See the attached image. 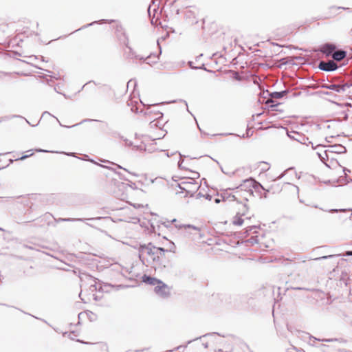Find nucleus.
Instances as JSON below:
<instances>
[{
  "mask_svg": "<svg viewBox=\"0 0 352 352\" xmlns=\"http://www.w3.org/2000/svg\"><path fill=\"white\" fill-rule=\"evenodd\" d=\"M152 267L155 270L166 271L172 267L170 260L166 258L165 252H158V254L153 257Z\"/></svg>",
  "mask_w": 352,
  "mask_h": 352,
  "instance_id": "f257e3e1",
  "label": "nucleus"
},
{
  "mask_svg": "<svg viewBox=\"0 0 352 352\" xmlns=\"http://www.w3.org/2000/svg\"><path fill=\"white\" fill-rule=\"evenodd\" d=\"M139 258L144 263V254H147L151 256V258L155 257L158 252H165L164 248H157L151 243H148L147 245H140L139 247Z\"/></svg>",
  "mask_w": 352,
  "mask_h": 352,
  "instance_id": "f03ea898",
  "label": "nucleus"
},
{
  "mask_svg": "<svg viewBox=\"0 0 352 352\" xmlns=\"http://www.w3.org/2000/svg\"><path fill=\"white\" fill-rule=\"evenodd\" d=\"M287 135L290 139L294 140L302 144H305L307 146L311 145V148L314 150L317 149L320 147H325L324 145L321 144L314 146V144L311 141L309 140V138H307L305 135L300 133L298 132H296V131H292L290 133L287 132Z\"/></svg>",
  "mask_w": 352,
  "mask_h": 352,
  "instance_id": "7ed1b4c3",
  "label": "nucleus"
},
{
  "mask_svg": "<svg viewBox=\"0 0 352 352\" xmlns=\"http://www.w3.org/2000/svg\"><path fill=\"white\" fill-rule=\"evenodd\" d=\"M90 280L94 282V283H91L89 287V289L91 292H95L97 290L99 292H108L107 287H114L118 290L120 288L127 287L123 285H112L111 284H104L102 286L103 283L99 280L96 281L97 279L93 276H90Z\"/></svg>",
  "mask_w": 352,
  "mask_h": 352,
  "instance_id": "20e7f679",
  "label": "nucleus"
},
{
  "mask_svg": "<svg viewBox=\"0 0 352 352\" xmlns=\"http://www.w3.org/2000/svg\"><path fill=\"white\" fill-rule=\"evenodd\" d=\"M185 179V181L182 182V184L185 186L183 188L186 192L184 197H194L196 191L200 188V185L196 182L195 178L188 177Z\"/></svg>",
  "mask_w": 352,
  "mask_h": 352,
  "instance_id": "39448f33",
  "label": "nucleus"
},
{
  "mask_svg": "<svg viewBox=\"0 0 352 352\" xmlns=\"http://www.w3.org/2000/svg\"><path fill=\"white\" fill-rule=\"evenodd\" d=\"M328 153L342 154L346 153V148L342 144H336L328 146V149L324 151V155L328 157Z\"/></svg>",
  "mask_w": 352,
  "mask_h": 352,
  "instance_id": "423d86ee",
  "label": "nucleus"
},
{
  "mask_svg": "<svg viewBox=\"0 0 352 352\" xmlns=\"http://www.w3.org/2000/svg\"><path fill=\"white\" fill-rule=\"evenodd\" d=\"M338 67V65L333 60H328L327 62L321 60L318 64V68L325 72H333Z\"/></svg>",
  "mask_w": 352,
  "mask_h": 352,
  "instance_id": "0eeeda50",
  "label": "nucleus"
},
{
  "mask_svg": "<svg viewBox=\"0 0 352 352\" xmlns=\"http://www.w3.org/2000/svg\"><path fill=\"white\" fill-rule=\"evenodd\" d=\"M248 208L247 205L243 204L241 212H237L235 217L233 218L232 223L234 225L241 226L243 223L244 219L242 218V217L245 214V212L248 211Z\"/></svg>",
  "mask_w": 352,
  "mask_h": 352,
  "instance_id": "6e6552de",
  "label": "nucleus"
},
{
  "mask_svg": "<svg viewBox=\"0 0 352 352\" xmlns=\"http://www.w3.org/2000/svg\"><path fill=\"white\" fill-rule=\"evenodd\" d=\"M155 292L158 296L163 298L167 297L170 294L168 287L163 282L155 287Z\"/></svg>",
  "mask_w": 352,
  "mask_h": 352,
  "instance_id": "1a4fd4ad",
  "label": "nucleus"
},
{
  "mask_svg": "<svg viewBox=\"0 0 352 352\" xmlns=\"http://www.w3.org/2000/svg\"><path fill=\"white\" fill-rule=\"evenodd\" d=\"M336 46L334 44L327 43L321 46L320 51L326 56H332Z\"/></svg>",
  "mask_w": 352,
  "mask_h": 352,
  "instance_id": "9d476101",
  "label": "nucleus"
},
{
  "mask_svg": "<svg viewBox=\"0 0 352 352\" xmlns=\"http://www.w3.org/2000/svg\"><path fill=\"white\" fill-rule=\"evenodd\" d=\"M159 9V6L155 5L153 2L152 5H150L148 8V14L149 17L151 18V22L153 25H157V22L158 21V18L154 21V19L155 17V14H157Z\"/></svg>",
  "mask_w": 352,
  "mask_h": 352,
  "instance_id": "9b49d317",
  "label": "nucleus"
},
{
  "mask_svg": "<svg viewBox=\"0 0 352 352\" xmlns=\"http://www.w3.org/2000/svg\"><path fill=\"white\" fill-rule=\"evenodd\" d=\"M248 184L252 185V189L255 190L256 193L261 196V194H262L263 190H265V188L262 186L261 183L256 181L254 179L250 177V179L247 182Z\"/></svg>",
  "mask_w": 352,
  "mask_h": 352,
  "instance_id": "f8f14e48",
  "label": "nucleus"
},
{
  "mask_svg": "<svg viewBox=\"0 0 352 352\" xmlns=\"http://www.w3.org/2000/svg\"><path fill=\"white\" fill-rule=\"evenodd\" d=\"M124 36V41L123 45L128 49V52H125V56L127 58H135V56L137 54H135V51L129 46V38L126 34H123Z\"/></svg>",
  "mask_w": 352,
  "mask_h": 352,
  "instance_id": "ddd939ff",
  "label": "nucleus"
},
{
  "mask_svg": "<svg viewBox=\"0 0 352 352\" xmlns=\"http://www.w3.org/2000/svg\"><path fill=\"white\" fill-rule=\"evenodd\" d=\"M250 178L245 179L243 182V184H240L237 188L240 189L241 190H244L248 195L253 196V190L252 189V185H249L247 183L248 181H249Z\"/></svg>",
  "mask_w": 352,
  "mask_h": 352,
  "instance_id": "4468645a",
  "label": "nucleus"
},
{
  "mask_svg": "<svg viewBox=\"0 0 352 352\" xmlns=\"http://www.w3.org/2000/svg\"><path fill=\"white\" fill-rule=\"evenodd\" d=\"M142 280L144 283L149 284L151 285L156 286L158 284L162 283V281L157 279L156 278L151 277L150 276L144 275L142 276Z\"/></svg>",
  "mask_w": 352,
  "mask_h": 352,
  "instance_id": "2eb2a0df",
  "label": "nucleus"
},
{
  "mask_svg": "<svg viewBox=\"0 0 352 352\" xmlns=\"http://www.w3.org/2000/svg\"><path fill=\"white\" fill-rule=\"evenodd\" d=\"M114 21H115L113 19H111V20L101 19V20H98V21H93V22H91L90 23H87L86 25H84L81 28H80L78 30H76V32L81 30H83V29L87 28L88 27L92 26L94 24L112 23ZM74 32H75V31Z\"/></svg>",
  "mask_w": 352,
  "mask_h": 352,
  "instance_id": "dca6fc26",
  "label": "nucleus"
},
{
  "mask_svg": "<svg viewBox=\"0 0 352 352\" xmlns=\"http://www.w3.org/2000/svg\"><path fill=\"white\" fill-rule=\"evenodd\" d=\"M322 87L335 91L338 93L344 92L343 87H341V85L338 84H324L322 85Z\"/></svg>",
  "mask_w": 352,
  "mask_h": 352,
  "instance_id": "f3484780",
  "label": "nucleus"
},
{
  "mask_svg": "<svg viewBox=\"0 0 352 352\" xmlns=\"http://www.w3.org/2000/svg\"><path fill=\"white\" fill-rule=\"evenodd\" d=\"M102 217L97 218H89V219H82V218H59L58 219H56V222H62V221H84L85 220L93 221L95 219H100Z\"/></svg>",
  "mask_w": 352,
  "mask_h": 352,
  "instance_id": "a211bd4d",
  "label": "nucleus"
},
{
  "mask_svg": "<svg viewBox=\"0 0 352 352\" xmlns=\"http://www.w3.org/2000/svg\"><path fill=\"white\" fill-rule=\"evenodd\" d=\"M346 56V52L343 50L334 51L332 58L336 61H341Z\"/></svg>",
  "mask_w": 352,
  "mask_h": 352,
  "instance_id": "6ab92c4d",
  "label": "nucleus"
},
{
  "mask_svg": "<svg viewBox=\"0 0 352 352\" xmlns=\"http://www.w3.org/2000/svg\"><path fill=\"white\" fill-rule=\"evenodd\" d=\"M289 93L288 90H283L281 91H274L269 94L271 98L280 99L285 96Z\"/></svg>",
  "mask_w": 352,
  "mask_h": 352,
  "instance_id": "aec40b11",
  "label": "nucleus"
},
{
  "mask_svg": "<svg viewBox=\"0 0 352 352\" xmlns=\"http://www.w3.org/2000/svg\"><path fill=\"white\" fill-rule=\"evenodd\" d=\"M329 9L331 13H336V11H338L339 10H348L349 12H352V10H351L350 8H345V7H341V6H333L329 7Z\"/></svg>",
  "mask_w": 352,
  "mask_h": 352,
  "instance_id": "412c9836",
  "label": "nucleus"
},
{
  "mask_svg": "<svg viewBox=\"0 0 352 352\" xmlns=\"http://www.w3.org/2000/svg\"><path fill=\"white\" fill-rule=\"evenodd\" d=\"M343 172L344 173V177H340L339 178V180L340 182H342V181L344 180V183L346 184V183H349V182H351L352 181V179H350L349 180H347V173H351V170L346 168H343Z\"/></svg>",
  "mask_w": 352,
  "mask_h": 352,
  "instance_id": "4be33fe9",
  "label": "nucleus"
},
{
  "mask_svg": "<svg viewBox=\"0 0 352 352\" xmlns=\"http://www.w3.org/2000/svg\"><path fill=\"white\" fill-rule=\"evenodd\" d=\"M176 247L175 245V243L170 241H168V247L166 249L164 248L165 252H173L175 253Z\"/></svg>",
  "mask_w": 352,
  "mask_h": 352,
  "instance_id": "5701e85b",
  "label": "nucleus"
},
{
  "mask_svg": "<svg viewBox=\"0 0 352 352\" xmlns=\"http://www.w3.org/2000/svg\"><path fill=\"white\" fill-rule=\"evenodd\" d=\"M135 58L139 59L140 60L145 61L146 64L151 65V63L148 61L149 59L152 58V54L147 56L146 57L140 56V55H136L135 56Z\"/></svg>",
  "mask_w": 352,
  "mask_h": 352,
  "instance_id": "b1692460",
  "label": "nucleus"
},
{
  "mask_svg": "<svg viewBox=\"0 0 352 352\" xmlns=\"http://www.w3.org/2000/svg\"><path fill=\"white\" fill-rule=\"evenodd\" d=\"M179 228H184V229H192V230H197V231L199 230V228H197L195 226H192V225H190V224L181 225L179 226Z\"/></svg>",
  "mask_w": 352,
  "mask_h": 352,
  "instance_id": "393cba45",
  "label": "nucleus"
},
{
  "mask_svg": "<svg viewBox=\"0 0 352 352\" xmlns=\"http://www.w3.org/2000/svg\"><path fill=\"white\" fill-rule=\"evenodd\" d=\"M27 152L30 153V155H24L21 156V157L18 158L17 160H24L27 159L28 157L34 155L33 150H29Z\"/></svg>",
  "mask_w": 352,
  "mask_h": 352,
  "instance_id": "a878e982",
  "label": "nucleus"
},
{
  "mask_svg": "<svg viewBox=\"0 0 352 352\" xmlns=\"http://www.w3.org/2000/svg\"><path fill=\"white\" fill-rule=\"evenodd\" d=\"M257 228L258 227L256 226H251L247 227L246 229H245V234L247 235H248L250 232H252V230H256Z\"/></svg>",
  "mask_w": 352,
  "mask_h": 352,
  "instance_id": "bb28decb",
  "label": "nucleus"
},
{
  "mask_svg": "<svg viewBox=\"0 0 352 352\" xmlns=\"http://www.w3.org/2000/svg\"><path fill=\"white\" fill-rule=\"evenodd\" d=\"M131 187V185H129L128 184H126V183H124V182H121L118 186V187L119 188V189H122V190H126L128 187Z\"/></svg>",
  "mask_w": 352,
  "mask_h": 352,
  "instance_id": "cd10ccee",
  "label": "nucleus"
},
{
  "mask_svg": "<svg viewBox=\"0 0 352 352\" xmlns=\"http://www.w3.org/2000/svg\"><path fill=\"white\" fill-rule=\"evenodd\" d=\"M91 121H96V122H98V120H93V119H87H87H84V120H82L80 122H79V123H77V124H74V125L71 126L70 127H74V126H78V125H79V124H80L83 123V122H91Z\"/></svg>",
  "mask_w": 352,
  "mask_h": 352,
  "instance_id": "c85d7f7f",
  "label": "nucleus"
},
{
  "mask_svg": "<svg viewBox=\"0 0 352 352\" xmlns=\"http://www.w3.org/2000/svg\"><path fill=\"white\" fill-rule=\"evenodd\" d=\"M233 350V345L232 344H228L226 346V350L224 351L223 349H219V352H232Z\"/></svg>",
  "mask_w": 352,
  "mask_h": 352,
  "instance_id": "c756f323",
  "label": "nucleus"
},
{
  "mask_svg": "<svg viewBox=\"0 0 352 352\" xmlns=\"http://www.w3.org/2000/svg\"><path fill=\"white\" fill-rule=\"evenodd\" d=\"M100 346L102 351L109 352L108 345L106 343H101Z\"/></svg>",
  "mask_w": 352,
  "mask_h": 352,
  "instance_id": "7c9ffc66",
  "label": "nucleus"
},
{
  "mask_svg": "<svg viewBox=\"0 0 352 352\" xmlns=\"http://www.w3.org/2000/svg\"><path fill=\"white\" fill-rule=\"evenodd\" d=\"M123 34H125V32H122L120 34H118L117 36L118 38V40L120 41V43H122L123 44V41H124V36H123Z\"/></svg>",
  "mask_w": 352,
  "mask_h": 352,
  "instance_id": "2f4dec72",
  "label": "nucleus"
},
{
  "mask_svg": "<svg viewBox=\"0 0 352 352\" xmlns=\"http://www.w3.org/2000/svg\"><path fill=\"white\" fill-rule=\"evenodd\" d=\"M352 87V82H346L342 85H341V87H343L344 91L346 90V88H349Z\"/></svg>",
  "mask_w": 352,
  "mask_h": 352,
  "instance_id": "473e14b6",
  "label": "nucleus"
},
{
  "mask_svg": "<svg viewBox=\"0 0 352 352\" xmlns=\"http://www.w3.org/2000/svg\"><path fill=\"white\" fill-rule=\"evenodd\" d=\"M116 174H118L120 177V178L121 179H123V180H125V181H128L129 179L124 176L120 172H116Z\"/></svg>",
  "mask_w": 352,
  "mask_h": 352,
  "instance_id": "72a5a7b5",
  "label": "nucleus"
},
{
  "mask_svg": "<svg viewBox=\"0 0 352 352\" xmlns=\"http://www.w3.org/2000/svg\"><path fill=\"white\" fill-rule=\"evenodd\" d=\"M184 186H185L184 184H182V182L177 184V187L181 190V192H179V193H182L185 192L184 190H183Z\"/></svg>",
  "mask_w": 352,
  "mask_h": 352,
  "instance_id": "f704fd0d",
  "label": "nucleus"
},
{
  "mask_svg": "<svg viewBox=\"0 0 352 352\" xmlns=\"http://www.w3.org/2000/svg\"><path fill=\"white\" fill-rule=\"evenodd\" d=\"M179 155H180V158L182 157V155H181V153H179ZM182 162H183V160H182V159H180V160L178 162V167L180 168V169H183V168H185L184 166H182Z\"/></svg>",
  "mask_w": 352,
  "mask_h": 352,
  "instance_id": "c9c22d12",
  "label": "nucleus"
},
{
  "mask_svg": "<svg viewBox=\"0 0 352 352\" xmlns=\"http://www.w3.org/2000/svg\"><path fill=\"white\" fill-rule=\"evenodd\" d=\"M122 139L125 142L126 146H131L132 144V142L130 140H127L126 138H124L123 137H122Z\"/></svg>",
  "mask_w": 352,
  "mask_h": 352,
  "instance_id": "e433bc0d",
  "label": "nucleus"
},
{
  "mask_svg": "<svg viewBox=\"0 0 352 352\" xmlns=\"http://www.w3.org/2000/svg\"><path fill=\"white\" fill-rule=\"evenodd\" d=\"M264 193L263 194H261V196L260 197L261 198H267V193L269 192V190H264Z\"/></svg>",
  "mask_w": 352,
  "mask_h": 352,
  "instance_id": "4c0bfd02",
  "label": "nucleus"
},
{
  "mask_svg": "<svg viewBox=\"0 0 352 352\" xmlns=\"http://www.w3.org/2000/svg\"><path fill=\"white\" fill-rule=\"evenodd\" d=\"M287 171V170H286L285 171H284L283 173H282L279 176H278L276 179H274V180L276 181V180H278V179H280L281 178H283L285 175V173Z\"/></svg>",
  "mask_w": 352,
  "mask_h": 352,
  "instance_id": "58836bf2",
  "label": "nucleus"
},
{
  "mask_svg": "<svg viewBox=\"0 0 352 352\" xmlns=\"http://www.w3.org/2000/svg\"><path fill=\"white\" fill-rule=\"evenodd\" d=\"M333 256H334V255L324 256H322V257H320V258H316V260L327 259V258H331V257H333Z\"/></svg>",
  "mask_w": 352,
  "mask_h": 352,
  "instance_id": "ea45409f",
  "label": "nucleus"
},
{
  "mask_svg": "<svg viewBox=\"0 0 352 352\" xmlns=\"http://www.w3.org/2000/svg\"><path fill=\"white\" fill-rule=\"evenodd\" d=\"M214 335L221 336L219 333L213 332V333H206V334L204 335L203 337L210 336H214Z\"/></svg>",
  "mask_w": 352,
  "mask_h": 352,
  "instance_id": "a19ab883",
  "label": "nucleus"
},
{
  "mask_svg": "<svg viewBox=\"0 0 352 352\" xmlns=\"http://www.w3.org/2000/svg\"><path fill=\"white\" fill-rule=\"evenodd\" d=\"M188 65H189V66H190L192 69H200V68H201V67H194V66H193V65H192V61H189V62H188Z\"/></svg>",
  "mask_w": 352,
  "mask_h": 352,
  "instance_id": "79ce46f5",
  "label": "nucleus"
},
{
  "mask_svg": "<svg viewBox=\"0 0 352 352\" xmlns=\"http://www.w3.org/2000/svg\"><path fill=\"white\" fill-rule=\"evenodd\" d=\"M336 340H337V339H333V338L322 340V341L327 342H334Z\"/></svg>",
  "mask_w": 352,
  "mask_h": 352,
  "instance_id": "37998d69",
  "label": "nucleus"
},
{
  "mask_svg": "<svg viewBox=\"0 0 352 352\" xmlns=\"http://www.w3.org/2000/svg\"><path fill=\"white\" fill-rule=\"evenodd\" d=\"M206 199L209 200V201H211L212 200V196L209 195V194H206L204 195V197Z\"/></svg>",
  "mask_w": 352,
  "mask_h": 352,
  "instance_id": "c03bdc74",
  "label": "nucleus"
},
{
  "mask_svg": "<svg viewBox=\"0 0 352 352\" xmlns=\"http://www.w3.org/2000/svg\"><path fill=\"white\" fill-rule=\"evenodd\" d=\"M195 197H196V199H199L201 197H204V195H203L201 192H199L196 194Z\"/></svg>",
  "mask_w": 352,
  "mask_h": 352,
  "instance_id": "a18cd8bd",
  "label": "nucleus"
},
{
  "mask_svg": "<svg viewBox=\"0 0 352 352\" xmlns=\"http://www.w3.org/2000/svg\"><path fill=\"white\" fill-rule=\"evenodd\" d=\"M155 114L157 116V118H160L163 116L162 113H161L160 111L155 112Z\"/></svg>",
  "mask_w": 352,
  "mask_h": 352,
  "instance_id": "49530a36",
  "label": "nucleus"
},
{
  "mask_svg": "<svg viewBox=\"0 0 352 352\" xmlns=\"http://www.w3.org/2000/svg\"><path fill=\"white\" fill-rule=\"evenodd\" d=\"M154 58H155V60H151V59H149V60H148V61L151 63V65L152 63H156V62H157V60L159 59V57H158L157 56H155Z\"/></svg>",
  "mask_w": 352,
  "mask_h": 352,
  "instance_id": "de8ad7c7",
  "label": "nucleus"
},
{
  "mask_svg": "<svg viewBox=\"0 0 352 352\" xmlns=\"http://www.w3.org/2000/svg\"><path fill=\"white\" fill-rule=\"evenodd\" d=\"M339 211H344V210L331 209L329 210V212L333 213V212H338Z\"/></svg>",
  "mask_w": 352,
  "mask_h": 352,
  "instance_id": "09e8293b",
  "label": "nucleus"
},
{
  "mask_svg": "<svg viewBox=\"0 0 352 352\" xmlns=\"http://www.w3.org/2000/svg\"><path fill=\"white\" fill-rule=\"evenodd\" d=\"M317 155L322 161L325 159L324 157L318 151L317 152Z\"/></svg>",
  "mask_w": 352,
  "mask_h": 352,
  "instance_id": "8fccbe9b",
  "label": "nucleus"
},
{
  "mask_svg": "<svg viewBox=\"0 0 352 352\" xmlns=\"http://www.w3.org/2000/svg\"><path fill=\"white\" fill-rule=\"evenodd\" d=\"M344 256H352V251H346V252L344 253Z\"/></svg>",
  "mask_w": 352,
  "mask_h": 352,
  "instance_id": "3c124183",
  "label": "nucleus"
},
{
  "mask_svg": "<svg viewBox=\"0 0 352 352\" xmlns=\"http://www.w3.org/2000/svg\"><path fill=\"white\" fill-rule=\"evenodd\" d=\"M54 118H56V120L58 121V122L59 123V124H60L61 126L67 127V128H69V126L63 125V124L60 122V121L58 120V118H56V116H54Z\"/></svg>",
  "mask_w": 352,
  "mask_h": 352,
  "instance_id": "603ef678",
  "label": "nucleus"
},
{
  "mask_svg": "<svg viewBox=\"0 0 352 352\" xmlns=\"http://www.w3.org/2000/svg\"><path fill=\"white\" fill-rule=\"evenodd\" d=\"M120 196L121 199H124V198L126 197V194L122 192Z\"/></svg>",
  "mask_w": 352,
  "mask_h": 352,
  "instance_id": "864d4df0",
  "label": "nucleus"
},
{
  "mask_svg": "<svg viewBox=\"0 0 352 352\" xmlns=\"http://www.w3.org/2000/svg\"><path fill=\"white\" fill-rule=\"evenodd\" d=\"M250 129L247 130V132H246V136L247 137H250V136L252 135V132L250 133Z\"/></svg>",
  "mask_w": 352,
  "mask_h": 352,
  "instance_id": "5fc2aeb1",
  "label": "nucleus"
},
{
  "mask_svg": "<svg viewBox=\"0 0 352 352\" xmlns=\"http://www.w3.org/2000/svg\"><path fill=\"white\" fill-rule=\"evenodd\" d=\"M35 151H37V152H49V151L43 150V149H41V148L36 149Z\"/></svg>",
  "mask_w": 352,
  "mask_h": 352,
  "instance_id": "6e6d98bb",
  "label": "nucleus"
},
{
  "mask_svg": "<svg viewBox=\"0 0 352 352\" xmlns=\"http://www.w3.org/2000/svg\"><path fill=\"white\" fill-rule=\"evenodd\" d=\"M45 115L52 116L48 111H44L42 114V117H44Z\"/></svg>",
  "mask_w": 352,
  "mask_h": 352,
  "instance_id": "4d7b16f0",
  "label": "nucleus"
},
{
  "mask_svg": "<svg viewBox=\"0 0 352 352\" xmlns=\"http://www.w3.org/2000/svg\"><path fill=\"white\" fill-rule=\"evenodd\" d=\"M89 160L90 162H91L92 163L96 164H97V165L100 166V164H98L97 162H96L94 160ZM100 166H102V165H100ZM102 167H104V166H102ZM104 167H105V168H107V166H104Z\"/></svg>",
  "mask_w": 352,
  "mask_h": 352,
  "instance_id": "13d9d810",
  "label": "nucleus"
},
{
  "mask_svg": "<svg viewBox=\"0 0 352 352\" xmlns=\"http://www.w3.org/2000/svg\"><path fill=\"white\" fill-rule=\"evenodd\" d=\"M192 173H193V176L196 177L197 178H198L199 177V173L193 172Z\"/></svg>",
  "mask_w": 352,
  "mask_h": 352,
  "instance_id": "bf43d9fd",
  "label": "nucleus"
},
{
  "mask_svg": "<svg viewBox=\"0 0 352 352\" xmlns=\"http://www.w3.org/2000/svg\"><path fill=\"white\" fill-rule=\"evenodd\" d=\"M333 138V136H331L329 138H326L325 141L327 142H331L330 138Z\"/></svg>",
  "mask_w": 352,
  "mask_h": 352,
  "instance_id": "052dcab7",
  "label": "nucleus"
},
{
  "mask_svg": "<svg viewBox=\"0 0 352 352\" xmlns=\"http://www.w3.org/2000/svg\"><path fill=\"white\" fill-rule=\"evenodd\" d=\"M214 202H215L216 204H219V203H220V202H221V199H220L219 198H216V199H214Z\"/></svg>",
  "mask_w": 352,
  "mask_h": 352,
  "instance_id": "680f3d73",
  "label": "nucleus"
},
{
  "mask_svg": "<svg viewBox=\"0 0 352 352\" xmlns=\"http://www.w3.org/2000/svg\"><path fill=\"white\" fill-rule=\"evenodd\" d=\"M202 344H203V346H204V347L205 349H207L208 347V342L203 343Z\"/></svg>",
  "mask_w": 352,
  "mask_h": 352,
  "instance_id": "e2e57ef3",
  "label": "nucleus"
},
{
  "mask_svg": "<svg viewBox=\"0 0 352 352\" xmlns=\"http://www.w3.org/2000/svg\"><path fill=\"white\" fill-rule=\"evenodd\" d=\"M148 109H149V108H148V109H147V110H146V111L145 112V114H146V115H148V114L151 113V111H148Z\"/></svg>",
  "mask_w": 352,
  "mask_h": 352,
  "instance_id": "0e129e2a",
  "label": "nucleus"
},
{
  "mask_svg": "<svg viewBox=\"0 0 352 352\" xmlns=\"http://www.w3.org/2000/svg\"><path fill=\"white\" fill-rule=\"evenodd\" d=\"M120 29L122 30V27L121 26H117L116 31L118 32L120 31Z\"/></svg>",
  "mask_w": 352,
  "mask_h": 352,
  "instance_id": "69168bd1",
  "label": "nucleus"
},
{
  "mask_svg": "<svg viewBox=\"0 0 352 352\" xmlns=\"http://www.w3.org/2000/svg\"><path fill=\"white\" fill-rule=\"evenodd\" d=\"M67 155L68 156H74V153H67Z\"/></svg>",
  "mask_w": 352,
  "mask_h": 352,
  "instance_id": "338daca9",
  "label": "nucleus"
},
{
  "mask_svg": "<svg viewBox=\"0 0 352 352\" xmlns=\"http://www.w3.org/2000/svg\"><path fill=\"white\" fill-rule=\"evenodd\" d=\"M298 352H305L303 349H300L299 350H298Z\"/></svg>",
  "mask_w": 352,
  "mask_h": 352,
  "instance_id": "774afa93",
  "label": "nucleus"
}]
</instances>
